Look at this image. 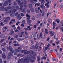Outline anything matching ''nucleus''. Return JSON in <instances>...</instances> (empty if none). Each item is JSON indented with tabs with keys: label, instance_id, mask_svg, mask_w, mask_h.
I'll use <instances>...</instances> for the list:
<instances>
[{
	"label": "nucleus",
	"instance_id": "59",
	"mask_svg": "<svg viewBox=\"0 0 63 63\" xmlns=\"http://www.w3.org/2000/svg\"><path fill=\"white\" fill-rule=\"evenodd\" d=\"M27 12H28V13H30V11L28 9L27 10Z\"/></svg>",
	"mask_w": 63,
	"mask_h": 63
},
{
	"label": "nucleus",
	"instance_id": "1",
	"mask_svg": "<svg viewBox=\"0 0 63 63\" xmlns=\"http://www.w3.org/2000/svg\"><path fill=\"white\" fill-rule=\"evenodd\" d=\"M29 59L28 58H26V59H24L23 58H22L20 60H18V63H20L22 62H24V63H29Z\"/></svg>",
	"mask_w": 63,
	"mask_h": 63
},
{
	"label": "nucleus",
	"instance_id": "24",
	"mask_svg": "<svg viewBox=\"0 0 63 63\" xmlns=\"http://www.w3.org/2000/svg\"><path fill=\"white\" fill-rule=\"evenodd\" d=\"M9 34L10 35H14V31H13L12 32H10Z\"/></svg>",
	"mask_w": 63,
	"mask_h": 63
},
{
	"label": "nucleus",
	"instance_id": "27",
	"mask_svg": "<svg viewBox=\"0 0 63 63\" xmlns=\"http://www.w3.org/2000/svg\"><path fill=\"white\" fill-rule=\"evenodd\" d=\"M41 45H40L38 49V51H41Z\"/></svg>",
	"mask_w": 63,
	"mask_h": 63
},
{
	"label": "nucleus",
	"instance_id": "46",
	"mask_svg": "<svg viewBox=\"0 0 63 63\" xmlns=\"http://www.w3.org/2000/svg\"><path fill=\"white\" fill-rule=\"evenodd\" d=\"M21 54H18L17 55V56L18 57H19V56H21Z\"/></svg>",
	"mask_w": 63,
	"mask_h": 63
},
{
	"label": "nucleus",
	"instance_id": "20",
	"mask_svg": "<svg viewBox=\"0 0 63 63\" xmlns=\"http://www.w3.org/2000/svg\"><path fill=\"white\" fill-rule=\"evenodd\" d=\"M21 12H23L24 13H26V11L25 9H23L21 11Z\"/></svg>",
	"mask_w": 63,
	"mask_h": 63
},
{
	"label": "nucleus",
	"instance_id": "26",
	"mask_svg": "<svg viewBox=\"0 0 63 63\" xmlns=\"http://www.w3.org/2000/svg\"><path fill=\"white\" fill-rule=\"evenodd\" d=\"M0 26H2L4 25V24L3 22H1L0 23Z\"/></svg>",
	"mask_w": 63,
	"mask_h": 63
},
{
	"label": "nucleus",
	"instance_id": "33",
	"mask_svg": "<svg viewBox=\"0 0 63 63\" xmlns=\"http://www.w3.org/2000/svg\"><path fill=\"white\" fill-rule=\"evenodd\" d=\"M31 20H29L27 21V23H31Z\"/></svg>",
	"mask_w": 63,
	"mask_h": 63
},
{
	"label": "nucleus",
	"instance_id": "14",
	"mask_svg": "<svg viewBox=\"0 0 63 63\" xmlns=\"http://www.w3.org/2000/svg\"><path fill=\"white\" fill-rule=\"evenodd\" d=\"M30 53V51H27L26 52H25L24 53V54H28L29 53Z\"/></svg>",
	"mask_w": 63,
	"mask_h": 63
},
{
	"label": "nucleus",
	"instance_id": "29",
	"mask_svg": "<svg viewBox=\"0 0 63 63\" xmlns=\"http://www.w3.org/2000/svg\"><path fill=\"white\" fill-rule=\"evenodd\" d=\"M1 38H4L5 37V35H1Z\"/></svg>",
	"mask_w": 63,
	"mask_h": 63
},
{
	"label": "nucleus",
	"instance_id": "19",
	"mask_svg": "<svg viewBox=\"0 0 63 63\" xmlns=\"http://www.w3.org/2000/svg\"><path fill=\"white\" fill-rule=\"evenodd\" d=\"M40 7L42 8V9H45L46 7L45 6L42 5H41L40 6Z\"/></svg>",
	"mask_w": 63,
	"mask_h": 63
},
{
	"label": "nucleus",
	"instance_id": "56",
	"mask_svg": "<svg viewBox=\"0 0 63 63\" xmlns=\"http://www.w3.org/2000/svg\"><path fill=\"white\" fill-rule=\"evenodd\" d=\"M4 28L5 30H7V29H8V27H5Z\"/></svg>",
	"mask_w": 63,
	"mask_h": 63
},
{
	"label": "nucleus",
	"instance_id": "23",
	"mask_svg": "<svg viewBox=\"0 0 63 63\" xmlns=\"http://www.w3.org/2000/svg\"><path fill=\"white\" fill-rule=\"evenodd\" d=\"M6 19V20H7V22H9L10 20V17H7Z\"/></svg>",
	"mask_w": 63,
	"mask_h": 63
},
{
	"label": "nucleus",
	"instance_id": "12",
	"mask_svg": "<svg viewBox=\"0 0 63 63\" xmlns=\"http://www.w3.org/2000/svg\"><path fill=\"white\" fill-rule=\"evenodd\" d=\"M10 16L11 17L14 16H15V13L12 12L11 14H10Z\"/></svg>",
	"mask_w": 63,
	"mask_h": 63
},
{
	"label": "nucleus",
	"instance_id": "49",
	"mask_svg": "<svg viewBox=\"0 0 63 63\" xmlns=\"http://www.w3.org/2000/svg\"><path fill=\"white\" fill-rule=\"evenodd\" d=\"M62 8H63V5H61L60 6V8L61 9H62Z\"/></svg>",
	"mask_w": 63,
	"mask_h": 63
},
{
	"label": "nucleus",
	"instance_id": "32",
	"mask_svg": "<svg viewBox=\"0 0 63 63\" xmlns=\"http://www.w3.org/2000/svg\"><path fill=\"white\" fill-rule=\"evenodd\" d=\"M6 1H7V2H9V3H11V0H7Z\"/></svg>",
	"mask_w": 63,
	"mask_h": 63
},
{
	"label": "nucleus",
	"instance_id": "18",
	"mask_svg": "<svg viewBox=\"0 0 63 63\" xmlns=\"http://www.w3.org/2000/svg\"><path fill=\"white\" fill-rule=\"evenodd\" d=\"M45 33H46L47 34H48V30H47V29H45Z\"/></svg>",
	"mask_w": 63,
	"mask_h": 63
},
{
	"label": "nucleus",
	"instance_id": "4",
	"mask_svg": "<svg viewBox=\"0 0 63 63\" xmlns=\"http://www.w3.org/2000/svg\"><path fill=\"white\" fill-rule=\"evenodd\" d=\"M9 49L10 51L12 53H14V49L12 47H9Z\"/></svg>",
	"mask_w": 63,
	"mask_h": 63
},
{
	"label": "nucleus",
	"instance_id": "25",
	"mask_svg": "<svg viewBox=\"0 0 63 63\" xmlns=\"http://www.w3.org/2000/svg\"><path fill=\"white\" fill-rule=\"evenodd\" d=\"M48 22H49V23H51V22L52 21V19L51 18L49 19V20H48Z\"/></svg>",
	"mask_w": 63,
	"mask_h": 63
},
{
	"label": "nucleus",
	"instance_id": "17",
	"mask_svg": "<svg viewBox=\"0 0 63 63\" xmlns=\"http://www.w3.org/2000/svg\"><path fill=\"white\" fill-rule=\"evenodd\" d=\"M6 43L5 42L2 43V44L1 46V47H3V46H5V45H6Z\"/></svg>",
	"mask_w": 63,
	"mask_h": 63
},
{
	"label": "nucleus",
	"instance_id": "58",
	"mask_svg": "<svg viewBox=\"0 0 63 63\" xmlns=\"http://www.w3.org/2000/svg\"><path fill=\"white\" fill-rule=\"evenodd\" d=\"M37 6H40V3H38L37 4Z\"/></svg>",
	"mask_w": 63,
	"mask_h": 63
},
{
	"label": "nucleus",
	"instance_id": "6",
	"mask_svg": "<svg viewBox=\"0 0 63 63\" xmlns=\"http://www.w3.org/2000/svg\"><path fill=\"white\" fill-rule=\"evenodd\" d=\"M16 2H18V4H19V5H21L22 4V2H20V1L19 0H16Z\"/></svg>",
	"mask_w": 63,
	"mask_h": 63
},
{
	"label": "nucleus",
	"instance_id": "21",
	"mask_svg": "<svg viewBox=\"0 0 63 63\" xmlns=\"http://www.w3.org/2000/svg\"><path fill=\"white\" fill-rule=\"evenodd\" d=\"M0 10L2 11H4V7L3 6H1L0 7Z\"/></svg>",
	"mask_w": 63,
	"mask_h": 63
},
{
	"label": "nucleus",
	"instance_id": "22",
	"mask_svg": "<svg viewBox=\"0 0 63 63\" xmlns=\"http://www.w3.org/2000/svg\"><path fill=\"white\" fill-rule=\"evenodd\" d=\"M35 12L36 13H39V9L37 8H36L35 9Z\"/></svg>",
	"mask_w": 63,
	"mask_h": 63
},
{
	"label": "nucleus",
	"instance_id": "15",
	"mask_svg": "<svg viewBox=\"0 0 63 63\" xmlns=\"http://www.w3.org/2000/svg\"><path fill=\"white\" fill-rule=\"evenodd\" d=\"M22 2H23V3H24V4H26L27 3V1L26 0H23V1H22Z\"/></svg>",
	"mask_w": 63,
	"mask_h": 63
},
{
	"label": "nucleus",
	"instance_id": "45",
	"mask_svg": "<svg viewBox=\"0 0 63 63\" xmlns=\"http://www.w3.org/2000/svg\"><path fill=\"white\" fill-rule=\"evenodd\" d=\"M16 9L17 10H18L19 9V7H18V6H17L16 7Z\"/></svg>",
	"mask_w": 63,
	"mask_h": 63
},
{
	"label": "nucleus",
	"instance_id": "2",
	"mask_svg": "<svg viewBox=\"0 0 63 63\" xmlns=\"http://www.w3.org/2000/svg\"><path fill=\"white\" fill-rule=\"evenodd\" d=\"M15 16H17V18L18 19L19 18V20H20L21 19V18L20 16V14H18V12H16L15 14Z\"/></svg>",
	"mask_w": 63,
	"mask_h": 63
},
{
	"label": "nucleus",
	"instance_id": "48",
	"mask_svg": "<svg viewBox=\"0 0 63 63\" xmlns=\"http://www.w3.org/2000/svg\"><path fill=\"white\" fill-rule=\"evenodd\" d=\"M24 6L25 7V9H26V10L27 9L26 8H27V5H25Z\"/></svg>",
	"mask_w": 63,
	"mask_h": 63
},
{
	"label": "nucleus",
	"instance_id": "52",
	"mask_svg": "<svg viewBox=\"0 0 63 63\" xmlns=\"http://www.w3.org/2000/svg\"><path fill=\"white\" fill-rule=\"evenodd\" d=\"M42 33H40V37L41 38H43V37H42Z\"/></svg>",
	"mask_w": 63,
	"mask_h": 63
},
{
	"label": "nucleus",
	"instance_id": "50",
	"mask_svg": "<svg viewBox=\"0 0 63 63\" xmlns=\"http://www.w3.org/2000/svg\"><path fill=\"white\" fill-rule=\"evenodd\" d=\"M4 9H5V11H8V9H7L6 8H5Z\"/></svg>",
	"mask_w": 63,
	"mask_h": 63
},
{
	"label": "nucleus",
	"instance_id": "31",
	"mask_svg": "<svg viewBox=\"0 0 63 63\" xmlns=\"http://www.w3.org/2000/svg\"><path fill=\"white\" fill-rule=\"evenodd\" d=\"M29 8H32V5L31 4H30L29 5Z\"/></svg>",
	"mask_w": 63,
	"mask_h": 63
},
{
	"label": "nucleus",
	"instance_id": "47",
	"mask_svg": "<svg viewBox=\"0 0 63 63\" xmlns=\"http://www.w3.org/2000/svg\"><path fill=\"white\" fill-rule=\"evenodd\" d=\"M58 19H57L56 20V21H57V23H59L60 22V21L59 20H58Z\"/></svg>",
	"mask_w": 63,
	"mask_h": 63
},
{
	"label": "nucleus",
	"instance_id": "9",
	"mask_svg": "<svg viewBox=\"0 0 63 63\" xmlns=\"http://www.w3.org/2000/svg\"><path fill=\"white\" fill-rule=\"evenodd\" d=\"M23 3H22V4L20 5H21L20 6V8H19V9L20 11H21L23 9Z\"/></svg>",
	"mask_w": 63,
	"mask_h": 63
},
{
	"label": "nucleus",
	"instance_id": "10",
	"mask_svg": "<svg viewBox=\"0 0 63 63\" xmlns=\"http://www.w3.org/2000/svg\"><path fill=\"white\" fill-rule=\"evenodd\" d=\"M2 57H3V58H4V59H5V58H6V55H5V53H3L2 54Z\"/></svg>",
	"mask_w": 63,
	"mask_h": 63
},
{
	"label": "nucleus",
	"instance_id": "38",
	"mask_svg": "<svg viewBox=\"0 0 63 63\" xmlns=\"http://www.w3.org/2000/svg\"><path fill=\"white\" fill-rule=\"evenodd\" d=\"M34 61H35V60H30V61H31L32 63H33V62H34Z\"/></svg>",
	"mask_w": 63,
	"mask_h": 63
},
{
	"label": "nucleus",
	"instance_id": "43",
	"mask_svg": "<svg viewBox=\"0 0 63 63\" xmlns=\"http://www.w3.org/2000/svg\"><path fill=\"white\" fill-rule=\"evenodd\" d=\"M20 14L21 16H24V14H23V13H21Z\"/></svg>",
	"mask_w": 63,
	"mask_h": 63
},
{
	"label": "nucleus",
	"instance_id": "3",
	"mask_svg": "<svg viewBox=\"0 0 63 63\" xmlns=\"http://www.w3.org/2000/svg\"><path fill=\"white\" fill-rule=\"evenodd\" d=\"M17 49L15 48V51H16V52H18L19 51H20L22 49V48L20 47H18L17 48Z\"/></svg>",
	"mask_w": 63,
	"mask_h": 63
},
{
	"label": "nucleus",
	"instance_id": "51",
	"mask_svg": "<svg viewBox=\"0 0 63 63\" xmlns=\"http://www.w3.org/2000/svg\"><path fill=\"white\" fill-rule=\"evenodd\" d=\"M55 23L54 22H53V26H55H55H56V25H55Z\"/></svg>",
	"mask_w": 63,
	"mask_h": 63
},
{
	"label": "nucleus",
	"instance_id": "57",
	"mask_svg": "<svg viewBox=\"0 0 63 63\" xmlns=\"http://www.w3.org/2000/svg\"><path fill=\"white\" fill-rule=\"evenodd\" d=\"M7 8H8L9 10H10V9H11V6L8 7Z\"/></svg>",
	"mask_w": 63,
	"mask_h": 63
},
{
	"label": "nucleus",
	"instance_id": "39",
	"mask_svg": "<svg viewBox=\"0 0 63 63\" xmlns=\"http://www.w3.org/2000/svg\"><path fill=\"white\" fill-rule=\"evenodd\" d=\"M4 40H5L4 39H1V41H0V43H2V42H3V41H4Z\"/></svg>",
	"mask_w": 63,
	"mask_h": 63
},
{
	"label": "nucleus",
	"instance_id": "60",
	"mask_svg": "<svg viewBox=\"0 0 63 63\" xmlns=\"http://www.w3.org/2000/svg\"><path fill=\"white\" fill-rule=\"evenodd\" d=\"M11 21H13L14 22L15 21V19H12L11 20Z\"/></svg>",
	"mask_w": 63,
	"mask_h": 63
},
{
	"label": "nucleus",
	"instance_id": "36",
	"mask_svg": "<svg viewBox=\"0 0 63 63\" xmlns=\"http://www.w3.org/2000/svg\"><path fill=\"white\" fill-rule=\"evenodd\" d=\"M40 12L41 13H42V14L44 13V11L41 10V9L40 10Z\"/></svg>",
	"mask_w": 63,
	"mask_h": 63
},
{
	"label": "nucleus",
	"instance_id": "62",
	"mask_svg": "<svg viewBox=\"0 0 63 63\" xmlns=\"http://www.w3.org/2000/svg\"><path fill=\"white\" fill-rule=\"evenodd\" d=\"M17 40H18V41H20V40H21V39L20 38H18L17 39Z\"/></svg>",
	"mask_w": 63,
	"mask_h": 63
},
{
	"label": "nucleus",
	"instance_id": "44",
	"mask_svg": "<svg viewBox=\"0 0 63 63\" xmlns=\"http://www.w3.org/2000/svg\"><path fill=\"white\" fill-rule=\"evenodd\" d=\"M54 39H57V37H56V35L55 34L54 35Z\"/></svg>",
	"mask_w": 63,
	"mask_h": 63
},
{
	"label": "nucleus",
	"instance_id": "53",
	"mask_svg": "<svg viewBox=\"0 0 63 63\" xmlns=\"http://www.w3.org/2000/svg\"><path fill=\"white\" fill-rule=\"evenodd\" d=\"M17 54V52H14V55H16Z\"/></svg>",
	"mask_w": 63,
	"mask_h": 63
},
{
	"label": "nucleus",
	"instance_id": "34",
	"mask_svg": "<svg viewBox=\"0 0 63 63\" xmlns=\"http://www.w3.org/2000/svg\"><path fill=\"white\" fill-rule=\"evenodd\" d=\"M32 20H35V16H33L32 17Z\"/></svg>",
	"mask_w": 63,
	"mask_h": 63
},
{
	"label": "nucleus",
	"instance_id": "7",
	"mask_svg": "<svg viewBox=\"0 0 63 63\" xmlns=\"http://www.w3.org/2000/svg\"><path fill=\"white\" fill-rule=\"evenodd\" d=\"M26 16L27 17H28V18H27V20H28L29 19H30V16L29 15H28V14H27Z\"/></svg>",
	"mask_w": 63,
	"mask_h": 63
},
{
	"label": "nucleus",
	"instance_id": "63",
	"mask_svg": "<svg viewBox=\"0 0 63 63\" xmlns=\"http://www.w3.org/2000/svg\"><path fill=\"white\" fill-rule=\"evenodd\" d=\"M20 28L19 27V26L17 28V29H18V30L20 29Z\"/></svg>",
	"mask_w": 63,
	"mask_h": 63
},
{
	"label": "nucleus",
	"instance_id": "64",
	"mask_svg": "<svg viewBox=\"0 0 63 63\" xmlns=\"http://www.w3.org/2000/svg\"><path fill=\"white\" fill-rule=\"evenodd\" d=\"M60 23L61 24H63V21H62Z\"/></svg>",
	"mask_w": 63,
	"mask_h": 63
},
{
	"label": "nucleus",
	"instance_id": "35",
	"mask_svg": "<svg viewBox=\"0 0 63 63\" xmlns=\"http://www.w3.org/2000/svg\"><path fill=\"white\" fill-rule=\"evenodd\" d=\"M37 38L38 39H40V35H39V34H37Z\"/></svg>",
	"mask_w": 63,
	"mask_h": 63
},
{
	"label": "nucleus",
	"instance_id": "54",
	"mask_svg": "<svg viewBox=\"0 0 63 63\" xmlns=\"http://www.w3.org/2000/svg\"><path fill=\"white\" fill-rule=\"evenodd\" d=\"M14 5H17V4L15 2H14Z\"/></svg>",
	"mask_w": 63,
	"mask_h": 63
},
{
	"label": "nucleus",
	"instance_id": "28",
	"mask_svg": "<svg viewBox=\"0 0 63 63\" xmlns=\"http://www.w3.org/2000/svg\"><path fill=\"white\" fill-rule=\"evenodd\" d=\"M35 48H36V49H37L38 48V47H39V46L35 45Z\"/></svg>",
	"mask_w": 63,
	"mask_h": 63
},
{
	"label": "nucleus",
	"instance_id": "30",
	"mask_svg": "<svg viewBox=\"0 0 63 63\" xmlns=\"http://www.w3.org/2000/svg\"><path fill=\"white\" fill-rule=\"evenodd\" d=\"M37 61H39L40 60V57L39 56H38L37 57Z\"/></svg>",
	"mask_w": 63,
	"mask_h": 63
},
{
	"label": "nucleus",
	"instance_id": "42",
	"mask_svg": "<svg viewBox=\"0 0 63 63\" xmlns=\"http://www.w3.org/2000/svg\"><path fill=\"white\" fill-rule=\"evenodd\" d=\"M31 11L32 12H34V9L33 8H31Z\"/></svg>",
	"mask_w": 63,
	"mask_h": 63
},
{
	"label": "nucleus",
	"instance_id": "16",
	"mask_svg": "<svg viewBox=\"0 0 63 63\" xmlns=\"http://www.w3.org/2000/svg\"><path fill=\"white\" fill-rule=\"evenodd\" d=\"M27 51V50H22L21 51V53H23L24 52H25V51Z\"/></svg>",
	"mask_w": 63,
	"mask_h": 63
},
{
	"label": "nucleus",
	"instance_id": "11",
	"mask_svg": "<svg viewBox=\"0 0 63 63\" xmlns=\"http://www.w3.org/2000/svg\"><path fill=\"white\" fill-rule=\"evenodd\" d=\"M9 4V2H7V1H6L4 3L3 6H7V5Z\"/></svg>",
	"mask_w": 63,
	"mask_h": 63
},
{
	"label": "nucleus",
	"instance_id": "40",
	"mask_svg": "<svg viewBox=\"0 0 63 63\" xmlns=\"http://www.w3.org/2000/svg\"><path fill=\"white\" fill-rule=\"evenodd\" d=\"M2 50L3 51H4V52H5V51H6V49L5 48H2Z\"/></svg>",
	"mask_w": 63,
	"mask_h": 63
},
{
	"label": "nucleus",
	"instance_id": "61",
	"mask_svg": "<svg viewBox=\"0 0 63 63\" xmlns=\"http://www.w3.org/2000/svg\"><path fill=\"white\" fill-rule=\"evenodd\" d=\"M4 22H8V21H7V20L6 19L4 20Z\"/></svg>",
	"mask_w": 63,
	"mask_h": 63
},
{
	"label": "nucleus",
	"instance_id": "41",
	"mask_svg": "<svg viewBox=\"0 0 63 63\" xmlns=\"http://www.w3.org/2000/svg\"><path fill=\"white\" fill-rule=\"evenodd\" d=\"M25 20H23L22 21V23H25Z\"/></svg>",
	"mask_w": 63,
	"mask_h": 63
},
{
	"label": "nucleus",
	"instance_id": "8",
	"mask_svg": "<svg viewBox=\"0 0 63 63\" xmlns=\"http://www.w3.org/2000/svg\"><path fill=\"white\" fill-rule=\"evenodd\" d=\"M11 13H13V10H12L6 12V15H7V14H10Z\"/></svg>",
	"mask_w": 63,
	"mask_h": 63
},
{
	"label": "nucleus",
	"instance_id": "5",
	"mask_svg": "<svg viewBox=\"0 0 63 63\" xmlns=\"http://www.w3.org/2000/svg\"><path fill=\"white\" fill-rule=\"evenodd\" d=\"M11 56H13V54H12L11 52H9V53L8 55V56L7 58L8 59H10V57Z\"/></svg>",
	"mask_w": 63,
	"mask_h": 63
},
{
	"label": "nucleus",
	"instance_id": "13",
	"mask_svg": "<svg viewBox=\"0 0 63 63\" xmlns=\"http://www.w3.org/2000/svg\"><path fill=\"white\" fill-rule=\"evenodd\" d=\"M25 29L26 31H30V30H32V28H31L29 29L26 28Z\"/></svg>",
	"mask_w": 63,
	"mask_h": 63
},
{
	"label": "nucleus",
	"instance_id": "37",
	"mask_svg": "<svg viewBox=\"0 0 63 63\" xmlns=\"http://www.w3.org/2000/svg\"><path fill=\"white\" fill-rule=\"evenodd\" d=\"M16 12V9H14L12 10V12Z\"/></svg>",
	"mask_w": 63,
	"mask_h": 63
},
{
	"label": "nucleus",
	"instance_id": "55",
	"mask_svg": "<svg viewBox=\"0 0 63 63\" xmlns=\"http://www.w3.org/2000/svg\"><path fill=\"white\" fill-rule=\"evenodd\" d=\"M31 38H33L34 37V35L33 34H32L31 35Z\"/></svg>",
	"mask_w": 63,
	"mask_h": 63
}]
</instances>
